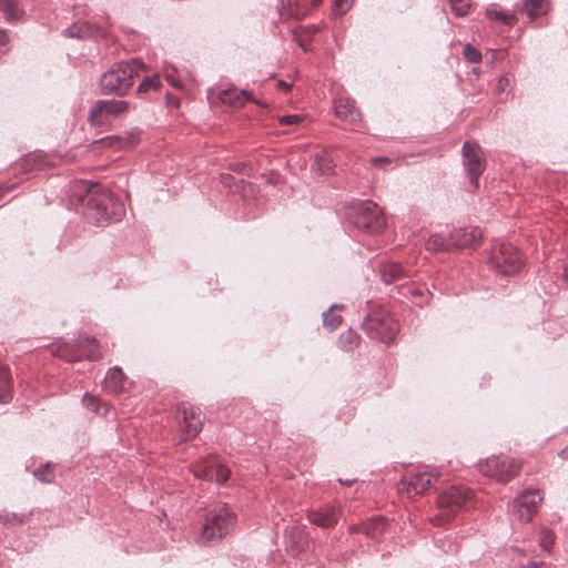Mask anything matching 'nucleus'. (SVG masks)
<instances>
[{
    "instance_id": "obj_5",
    "label": "nucleus",
    "mask_w": 568,
    "mask_h": 568,
    "mask_svg": "<svg viewBox=\"0 0 568 568\" xmlns=\"http://www.w3.org/2000/svg\"><path fill=\"white\" fill-rule=\"evenodd\" d=\"M362 327L371 338L385 344L392 343L399 329L398 322L385 310L366 315Z\"/></svg>"
},
{
    "instance_id": "obj_9",
    "label": "nucleus",
    "mask_w": 568,
    "mask_h": 568,
    "mask_svg": "<svg viewBox=\"0 0 568 568\" xmlns=\"http://www.w3.org/2000/svg\"><path fill=\"white\" fill-rule=\"evenodd\" d=\"M195 477L207 480L216 481L219 484L225 483L229 479L230 470L222 465L220 458L214 455H209L192 467Z\"/></svg>"
},
{
    "instance_id": "obj_12",
    "label": "nucleus",
    "mask_w": 568,
    "mask_h": 568,
    "mask_svg": "<svg viewBox=\"0 0 568 568\" xmlns=\"http://www.w3.org/2000/svg\"><path fill=\"white\" fill-rule=\"evenodd\" d=\"M439 476L440 474L436 469L418 470L405 477L400 481L398 489L400 491L405 490L409 497L424 494Z\"/></svg>"
},
{
    "instance_id": "obj_39",
    "label": "nucleus",
    "mask_w": 568,
    "mask_h": 568,
    "mask_svg": "<svg viewBox=\"0 0 568 568\" xmlns=\"http://www.w3.org/2000/svg\"><path fill=\"white\" fill-rule=\"evenodd\" d=\"M354 0H333V13L335 16L345 14L353 6Z\"/></svg>"
},
{
    "instance_id": "obj_14",
    "label": "nucleus",
    "mask_w": 568,
    "mask_h": 568,
    "mask_svg": "<svg viewBox=\"0 0 568 568\" xmlns=\"http://www.w3.org/2000/svg\"><path fill=\"white\" fill-rule=\"evenodd\" d=\"M541 496L537 489H526L513 501V511L523 523H528L537 513Z\"/></svg>"
},
{
    "instance_id": "obj_22",
    "label": "nucleus",
    "mask_w": 568,
    "mask_h": 568,
    "mask_svg": "<svg viewBox=\"0 0 568 568\" xmlns=\"http://www.w3.org/2000/svg\"><path fill=\"white\" fill-rule=\"evenodd\" d=\"M335 114L337 118L348 122H356L361 118V113L355 106V101L348 98H339L335 101Z\"/></svg>"
},
{
    "instance_id": "obj_36",
    "label": "nucleus",
    "mask_w": 568,
    "mask_h": 568,
    "mask_svg": "<svg viewBox=\"0 0 568 568\" xmlns=\"http://www.w3.org/2000/svg\"><path fill=\"white\" fill-rule=\"evenodd\" d=\"M34 477L42 483H51L54 479V474L51 469V464L47 463L45 465L37 468L33 471Z\"/></svg>"
},
{
    "instance_id": "obj_23",
    "label": "nucleus",
    "mask_w": 568,
    "mask_h": 568,
    "mask_svg": "<svg viewBox=\"0 0 568 568\" xmlns=\"http://www.w3.org/2000/svg\"><path fill=\"white\" fill-rule=\"evenodd\" d=\"M217 97L222 103L229 104L233 108L242 106L245 101H251V100L258 105L261 104L260 102L252 99L250 92H247V91L237 92L236 89L220 90L217 93Z\"/></svg>"
},
{
    "instance_id": "obj_30",
    "label": "nucleus",
    "mask_w": 568,
    "mask_h": 568,
    "mask_svg": "<svg viewBox=\"0 0 568 568\" xmlns=\"http://www.w3.org/2000/svg\"><path fill=\"white\" fill-rule=\"evenodd\" d=\"M334 164L329 154L325 151H321L314 154V162L312 169L322 173L328 174L333 171Z\"/></svg>"
},
{
    "instance_id": "obj_51",
    "label": "nucleus",
    "mask_w": 568,
    "mask_h": 568,
    "mask_svg": "<svg viewBox=\"0 0 568 568\" xmlns=\"http://www.w3.org/2000/svg\"><path fill=\"white\" fill-rule=\"evenodd\" d=\"M560 456L564 459H568V445L560 452Z\"/></svg>"
},
{
    "instance_id": "obj_44",
    "label": "nucleus",
    "mask_w": 568,
    "mask_h": 568,
    "mask_svg": "<svg viewBox=\"0 0 568 568\" xmlns=\"http://www.w3.org/2000/svg\"><path fill=\"white\" fill-rule=\"evenodd\" d=\"M83 404L91 410L98 412L99 399L88 393L83 396Z\"/></svg>"
},
{
    "instance_id": "obj_20",
    "label": "nucleus",
    "mask_w": 568,
    "mask_h": 568,
    "mask_svg": "<svg viewBox=\"0 0 568 568\" xmlns=\"http://www.w3.org/2000/svg\"><path fill=\"white\" fill-rule=\"evenodd\" d=\"M286 548L293 556L300 555L307 546V538L304 530L296 526L286 527L284 530Z\"/></svg>"
},
{
    "instance_id": "obj_48",
    "label": "nucleus",
    "mask_w": 568,
    "mask_h": 568,
    "mask_svg": "<svg viewBox=\"0 0 568 568\" xmlns=\"http://www.w3.org/2000/svg\"><path fill=\"white\" fill-rule=\"evenodd\" d=\"M507 85H508V79L507 78H500L498 80V90L504 91Z\"/></svg>"
},
{
    "instance_id": "obj_16",
    "label": "nucleus",
    "mask_w": 568,
    "mask_h": 568,
    "mask_svg": "<svg viewBox=\"0 0 568 568\" xmlns=\"http://www.w3.org/2000/svg\"><path fill=\"white\" fill-rule=\"evenodd\" d=\"M322 0H282L278 13L282 20L305 18Z\"/></svg>"
},
{
    "instance_id": "obj_32",
    "label": "nucleus",
    "mask_w": 568,
    "mask_h": 568,
    "mask_svg": "<svg viewBox=\"0 0 568 568\" xmlns=\"http://www.w3.org/2000/svg\"><path fill=\"white\" fill-rule=\"evenodd\" d=\"M359 343V336L353 331L347 329L341 334L337 345L344 352L353 351Z\"/></svg>"
},
{
    "instance_id": "obj_29",
    "label": "nucleus",
    "mask_w": 568,
    "mask_h": 568,
    "mask_svg": "<svg viewBox=\"0 0 568 568\" xmlns=\"http://www.w3.org/2000/svg\"><path fill=\"white\" fill-rule=\"evenodd\" d=\"M0 14L9 22L18 20L21 16L18 0H0Z\"/></svg>"
},
{
    "instance_id": "obj_27",
    "label": "nucleus",
    "mask_w": 568,
    "mask_h": 568,
    "mask_svg": "<svg viewBox=\"0 0 568 568\" xmlns=\"http://www.w3.org/2000/svg\"><path fill=\"white\" fill-rule=\"evenodd\" d=\"M12 398V379L7 366L0 365V403H8Z\"/></svg>"
},
{
    "instance_id": "obj_11",
    "label": "nucleus",
    "mask_w": 568,
    "mask_h": 568,
    "mask_svg": "<svg viewBox=\"0 0 568 568\" xmlns=\"http://www.w3.org/2000/svg\"><path fill=\"white\" fill-rule=\"evenodd\" d=\"M129 110L124 100H98L89 111L88 121L91 125L101 126L106 122V115H120Z\"/></svg>"
},
{
    "instance_id": "obj_2",
    "label": "nucleus",
    "mask_w": 568,
    "mask_h": 568,
    "mask_svg": "<svg viewBox=\"0 0 568 568\" xmlns=\"http://www.w3.org/2000/svg\"><path fill=\"white\" fill-rule=\"evenodd\" d=\"M142 64L138 59L116 63L100 78L99 88L101 93L124 95L132 87L133 78L138 75V70Z\"/></svg>"
},
{
    "instance_id": "obj_10",
    "label": "nucleus",
    "mask_w": 568,
    "mask_h": 568,
    "mask_svg": "<svg viewBox=\"0 0 568 568\" xmlns=\"http://www.w3.org/2000/svg\"><path fill=\"white\" fill-rule=\"evenodd\" d=\"M464 166L474 187H478V179L485 170V159L479 145L475 142H465L462 149Z\"/></svg>"
},
{
    "instance_id": "obj_17",
    "label": "nucleus",
    "mask_w": 568,
    "mask_h": 568,
    "mask_svg": "<svg viewBox=\"0 0 568 568\" xmlns=\"http://www.w3.org/2000/svg\"><path fill=\"white\" fill-rule=\"evenodd\" d=\"M339 509L333 505L327 504L318 509L310 510L307 514L308 520L318 527L329 528L334 527L338 521Z\"/></svg>"
},
{
    "instance_id": "obj_8",
    "label": "nucleus",
    "mask_w": 568,
    "mask_h": 568,
    "mask_svg": "<svg viewBox=\"0 0 568 568\" xmlns=\"http://www.w3.org/2000/svg\"><path fill=\"white\" fill-rule=\"evenodd\" d=\"M54 354L67 362H77L82 357H87L89 361H98L101 357L97 339L90 336H80L75 345H60Z\"/></svg>"
},
{
    "instance_id": "obj_31",
    "label": "nucleus",
    "mask_w": 568,
    "mask_h": 568,
    "mask_svg": "<svg viewBox=\"0 0 568 568\" xmlns=\"http://www.w3.org/2000/svg\"><path fill=\"white\" fill-rule=\"evenodd\" d=\"M344 306L334 304L323 313V325L328 331L336 329L342 324V316L334 314V310H342Z\"/></svg>"
},
{
    "instance_id": "obj_28",
    "label": "nucleus",
    "mask_w": 568,
    "mask_h": 568,
    "mask_svg": "<svg viewBox=\"0 0 568 568\" xmlns=\"http://www.w3.org/2000/svg\"><path fill=\"white\" fill-rule=\"evenodd\" d=\"M111 148L124 149L139 142V132H130L125 136H109L103 140Z\"/></svg>"
},
{
    "instance_id": "obj_26",
    "label": "nucleus",
    "mask_w": 568,
    "mask_h": 568,
    "mask_svg": "<svg viewBox=\"0 0 568 568\" xmlns=\"http://www.w3.org/2000/svg\"><path fill=\"white\" fill-rule=\"evenodd\" d=\"M548 0H524L520 11L526 13L530 21L546 14L549 11Z\"/></svg>"
},
{
    "instance_id": "obj_50",
    "label": "nucleus",
    "mask_w": 568,
    "mask_h": 568,
    "mask_svg": "<svg viewBox=\"0 0 568 568\" xmlns=\"http://www.w3.org/2000/svg\"><path fill=\"white\" fill-rule=\"evenodd\" d=\"M278 87L287 91L290 90L291 84L286 83L285 81H278Z\"/></svg>"
},
{
    "instance_id": "obj_46",
    "label": "nucleus",
    "mask_w": 568,
    "mask_h": 568,
    "mask_svg": "<svg viewBox=\"0 0 568 568\" xmlns=\"http://www.w3.org/2000/svg\"><path fill=\"white\" fill-rule=\"evenodd\" d=\"M37 159L38 156L37 155H29L21 164L22 168H24L26 170H31L36 166H38V163H37Z\"/></svg>"
},
{
    "instance_id": "obj_34",
    "label": "nucleus",
    "mask_w": 568,
    "mask_h": 568,
    "mask_svg": "<svg viewBox=\"0 0 568 568\" xmlns=\"http://www.w3.org/2000/svg\"><path fill=\"white\" fill-rule=\"evenodd\" d=\"M27 519V515L0 510V521L6 526L22 525Z\"/></svg>"
},
{
    "instance_id": "obj_43",
    "label": "nucleus",
    "mask_w": 568,
    "mask_h": 568,
    "mask_svg": "<svg viewBox=\"0 0 568 568\" xmlns=\"http://www.w3.org/2000/svg\"><path fill=\"white\" fill-rule=\"evenodd\" d=\"M303 120V116L300 114H288L280 118V123L282 125H295Z\"/></svg>"
},
{
    "instance_id": "obj_24",
    "label": "nucleus",
    "mask_w": 568,
    "mask_h": 568,
    "mask_svg": "<svg viewBox=\"0 0 568 568\" xmlns=\"http://www.w3.org/2000/svg\"><path fill=\"white\" fill-rule=\"evenodd\" d=\"M125 375L119 366H114L106 373L104 385L110 392L118 394L124 390Z\"/></svg>"
},
{
    "instance_id": "obj_13",
    "label": "nucleus",
    "mask_w": 568,
    "mask_h": 568,
    "mask_svg": "<svg viewBox=\"0 0 568 568\" xmlns=\"http://www.w3.org/2000/svg\"><path fill=\"white\" fill-rule=\"evenodd\" d=\"M471 499V490L463 486H452L438 495L437 503L440 509L455 513L467 507Z\"/></svg>"
},
{
    "instance_id": "obj_18",
    "label": "nucleus",
    "mask_w": 568,
    "mask_h": 568,
    "mask_svg": "<svg viewBox=\"0 0 568 568\" xmlns=\"http://www.w3.org/2000/svg\"><path fill=\"white\" fill-rule=\"evenodd\" d=\"M63 36L67 38H73L78 40H84L90 38H104L106 31L93 23L83 21L75 22L63 30Z\"/></svg>"
},
{
    "instance_id": "obj_47",
    "label": "nucleus",
    "mask_w": 568,
    "mask_h": 568,
    "mask_svg": "<svg viewBox=\"0 0 568 568\" xmlns=\"http://www.w3.org/2000/svg\"><path fill=\"white\" fill-rule=\"evenodd\" d=\"M222 182L224 185L231 187V182L233 181V176L230 174H222L221 175Z\"/></svg>"
},
{
    "instance_id": "obj_21",
    "label": "nucleus",
    "mask_w": 568,
    "mask_h": 568,
    "mask_svg": "<svg viewBox=\"0 0 568 568\" xmlns=\"http://www.w3.org/2000/svg\"><path fill=\"white\" fill-rule=\"evenodd\" d=\"M382 281L386 284L399 282L409 277V274L403 268L399 263L386 262L379 266Z\"/></svg>"
},
{
    "instance_id": "obj_3",
    "label": "nucleus",
    "mask_w": 568,
    "mask_h": 568,
    "mask_svg": "<svg viewBox=\"0 0 568 568\" xmlns=\"http://www.w3.org/2000/svg\"><path fill=\"white\" fill-rule=\"evenodd\" d=\"M235 514L224 504L211 507L205 515V523L201 530V539L205 542H219L234 527Z\"/></svg>"
},
{
    "instance_id": "obj_45",
    "label": "nucleus",
    "mask_w": 568,
    "mask_h": 568,
    "mask_svg": "<svg viewBox=\"0 0 568 568\" xmlns=\"http://www.w3.org/2000/svg\"><path fill=\"white\" fill-rule=\"evenodd\" d=\"M9 50V39L4 31L0 30V55Z\"/></svg>"
},
{
    "instance_id": "obj_4",
    "label": "nucleus",
    "mask_w": 568,
    "mask_h": 568,
    "mask_svg": "<svg viewBox=\"0 0 568 568\" xmlns=\"http://www.w3.org/2000/svg\"><path fill=\"white\" fill-rule=\"evenodd\" d=\"M347 219L355 227L368 233L379 232L386 224L382 210L372 201L353 204L348 209Z\"/></svg>"
},
{
    "instance_id": "obj_15",
    "label": "nucleus",
    "mask_w": 568,
    "mask_h": 568,
    "mask_svg": "<svg viewBox=\"0 0 568 568\" xmlns=\"http://www.w3.org/2000/svg\"><path fill=\"white\" fill-rule=\"evenodd\" d=\"M182 415L181 437L182 440L194 438L202 429L203 418L201 412L192 405L183 404L178 409L179 418Z\"/></svg>"
},
{
    "instance_id": "obj_38",
    "label": "nucleus",
    "mask_w": 568,
    "mask_h": 568,
    "mask_svg": "<svg viewBox=\"0 0 568 568\" xmlns=\"http://www.w3.org/2000/svg\"><path fill=\"white\" fill-rule=\"evenodd\" d=\"M555 535L551 530L544 528L539 535V546L544 551H548L554 544Z\"/></svg>"
},
{
    "instance_id": "obj_7",
    "label": "nucleus",
    "mask_w": 568,
    "mask_h": 568,
    "mask_svg": "<svg viewBox=\"0 0 568 568\" xmlns=\"http://www.w3.org/2000/svg\"><path fill=\"white\" fill-rule=\"evenodd\" d=\"M521 464L515 458L507 456H493L481 462L479 471L500 483H507L520 470Z\"/></svg>"
},
{
    "instance_id": "obj_41",
    "label": "nucleus",
    "mask_w": 568,
    "mask_h": 568,
    "mask_svg": "<svg viewBox=\"0 0 568 568\" xmlns=\"http://www.w3.org/2000/svg\"><path fill=\"white\" fill-rule=\"evenodd\" d=\"M385 524L382 518H378L372 523V525L367 526L365 528V532L367 535H371L375 537L376 535L381 534L384 530Z\"/></svg>"
},
{
    "instance_id": "obj_33",
    "label": "nucleus",
    "mask_w": 568,
    "mask_h": 568,
    "mask_svg": "<svg viewBox=\"0 0 568 568\" xmlns=\"http://www.w3.org/2000/svg\"><path fill=\"white\" fill-rule=\"evenodd\" d=\"M452 246L450 240H445L439 234H433L426 242V248L432 252L447 251Z\"/></svg>"
},
{
    "instance_id": "obj_6",
    "label": "nucleus",
    "mask_w": 568,
    "mask_h": 568,
    "mask_svg": "<svg viewBox=\"0 0 568 568\" xmlns=\"http://www.w3.org/2000/svg\"><path fill=\"white\" fill-rule=\"evenodd\" d=\"M490 267L499 275L511 276L523 267L519 251L509 243L495 246L488 260Z\"/></svg>"
},
{
    "instance_id": "obj_19",
    "label": "nucleus",
    "mask_w": 568,
    "mask_h": 568,
    "mask_svg": "<svg viewBox=\"0 0 568 568\" xmlns=\"http://www.w3.org/2000/svg\"><path fill=\"white\" fill-rule=\"evenodd\" d=\"M481 231L478 227H459L450 233V243L458 248L470 247L481 240Z\"/></svg>"
},
{
    "instance_id": "obj_35",
    "label": "nucleus",
    "mask_w": 568,
    "mask_h": 568,
    "mask_svg": "<svg viewBox=\"0 0 568 568\" xmlns=\"http://www.w3.org/2000/svg\"><path fill=\"white\" fill-rule=\"evenodd\" d=\"M454 14L458 18L465 17L470 9V0H449Z\"/></svg>"
},
{
    "instance_id": "obj_52",
    "label": "nucleus",
    "mask_w": 568,
    "mask_h": 568,
    "mask_svg": "<svg viewBox=\"0 0 568 568\" xmlns=\"http://www.w3.org/2000/svg\"><path fill=\"white\" fill-rule=\"evenodd\" d=\"M473 73L478 75L480 73V68L479 67L473 68Z\"/></svg>"
},
{
    "instance_id": "obj_25",
    "label": "nucleus",
    "mask_w": 568,
    "mask_h": 568,
    "mask_svg": "<svg viewBox=\"0 0 568 568\" xmlns=\"http://www.w3.org/2000/svg\"><path fill=\"white\" fill-rule=\"evenodd\" d=\"M486 17L490 20L500 22L507 27H513L518 21L515 11L505 12V11L500 10L499 6L496 3H490L487 7Z\"/></svg>"
},
{
    "instance_id": "obj_40",
    "label": "nucleus",
    "mask_w": 568,
    "mask_h": 568,
    "mask_svg": "<svg viewBox=\"0 0 568 568\" xmlns=\"http://www.w3.org/2000/svg\"><path fill=\"white\" fill-rule=\"evenodd\" d=\"M160 85L158 78H145L138 87V93H145L151 90H156Z\"/></svg>"
},
{
    "instance_id": "obj_53",
    "label": "nucleus",
    "mask_w": 568,
    "mask_h": 568,
    "mask_svg": "<svg viewBox=\"0 0 568 568\" xmlns=\"http://www.w3.org/2000/svg\"><path fill=\"white\" fill-rule=\"evenodd\" d=\"M531 568H540L536 562L531 565Z\"/></svg>"
},
{
    "instance_id": "obj_1",
    "label": "nucleus",
    "mask_w": 568,
    "mask_h": 568,
    "mask_svg": "<svg viewBox=\"0 0 568 568\" xmlns=\"http://www.w3.org/2000/svg\"><path fill=\"white\" fill-rule=\"evenodd\" d=\"M82 186L87 193L79 200L85 206L83 213L90 223L104 226L120 221L125 215L124 203L112 192L93 184L88 186L83 183Z\"/></svg>"
},
{
    "instance_id": "obj_42",
    "label": "nucleus",
    "mask_w": 568,
    "mask_h": 568,
    "mask_svg": "<svg viewBox=\"0 0 568 568\" xmlns=\"http://www.w3.org/2000/svg\"><path fill=\"white\" fill-rule=\"evenodd\" d=\"M230 169L233 172L241 173V174H246V175H250V173L252 172V166H250L248 164H246L244 162L231 163L230 164Z\"/></svg>"
},
{
    "instance_id": "obj_37",
    "label": "nucleus",
    "mask_w": 568,
    "mask_h": 568,
    "mask_svg": "<svg viewBox=\"0 0 568 568\" xmlns=\"http://www.w3.org/2000/svg\"><path fill=\"white\" fill-rule=\"evenodd\" d=\"M463 55L466 61L470 63H478L481 61V53L470 43H467L463 49Z\"/></svg>"
},
{
    "instance_id": "obj_49",
    "label": "nucleus",
    "mask_w": 568,
    "mask_h": 568,
    "mask_svg": "<svg viewBox=\"0 0 568 568\" xmlns=\"http://www.w3.org/2000/svg\"><path fill=\"white\" fill-rule=\"evenodd\" d=\"M384 162H389V160L387 158H375V159H373V163L374 164H379V163H384Z\"/></svg>"
}]
</instances>
